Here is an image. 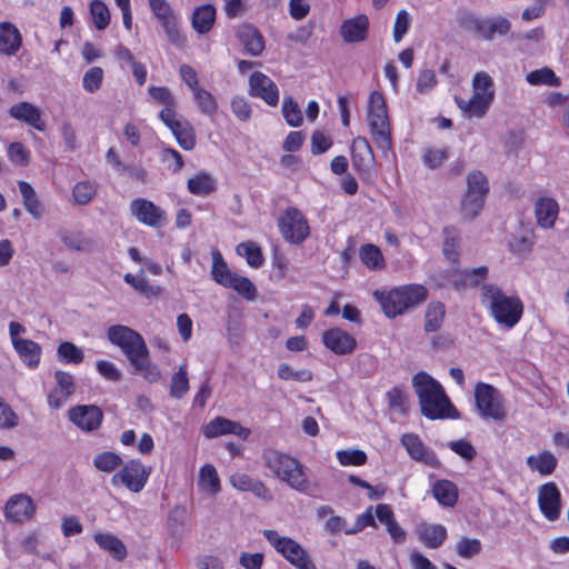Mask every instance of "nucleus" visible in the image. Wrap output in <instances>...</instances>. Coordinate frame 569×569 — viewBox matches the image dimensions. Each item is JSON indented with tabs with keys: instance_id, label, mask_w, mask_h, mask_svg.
Segmentation results:
<instances>
[{
	"instance_id": "obj_1",
	"label": "nucleus",
	"mask_w": 569,
	"mask_h": 569,
	"mask_svg": "<svg viewBox=\"0 0 569 569\" xmlns=\"http://www.w3.org/2000/svg\"><path fill=\"white\" fill-rule=\"evenodd\" d=\"M108 340L118 346L134 368L136 372L143 373L150 380L156 381L160 371L150 361V353L142 336L130 327L114 325L107 331Z\"/></svg>"
},
{
	"instance_id": "obj_2",
	"label": "nucleus",
	"mask_w": 569,
	"mask_h": 569,
	"mask_svg": "<svg viewBox=\"0 0 569 569\" xmlns=\"http://www.w3.org/2000/svg\"><path fill=\"white\" fill-rule=\"evenodd\" d=\"M421 412L429 419L458 418V412L446 396L441 385L430 375L420 371L412 378Z\"/></svg>"
},
{
	"instance_id": "obj_3",
	"label": "nucleus",
	"mask_w": 569,
	"mask_h": 569,
	"mask_svg": "<svg viewBox=\"0 0 569 569\" xmlns=\"http://www.w3.org/2000/svg\"><path fill=\"white\" fill-rule=\"evenodd\" d=\"M264 466L276 478L288 485L291 489L306 492L310 482L302 463L290 455L267 449L262 455Z\"/></svg>"
},
{
	"instance_id": "obj_4",
	"label": "nucleus",
	"mask_w": 569,
	"mask_h": 569,
	"mask_svg": "<svg viewBox=\"0 0 569 569\" xmlns=\"http://www.w3.org/2000/svg\"><path fill=\"white\" fill-rule=\"evenodd\" d=\"M373 296L385 315L395 318L422 303L427 299L428 290L421 284H406L388 293L375 291Z\"/></svg>"
},
{
	"instance_id": "obj_5",
	"label": "nucleus",
	"mask_w": 569,
	"mask_h": 569,
	"mask_svg": "<svg viewBox=\"0 0 569 569\" xmlns=\"http://www.w3.org/2000/svg\"><path fill=\"white\" fill-rule=\"evenodd\" d=\"M481 302L490 309L497 322L508 328L513 327L522 313V305L519 299L506 296L495 284H483L481 288Z\"/></svg>"
},
{
	"instance_id": "obj_6",
	"label": "nucleus",
	"mask_w": 569,
	"mask_h": 569,
	"mask_svg": "<svg viewBox=\"0 0 569 569\" xmlns=\"http://www.w3.org/2000/svg\"><path fill=\"white\" fill-rule=\"evenodd\" d=\"M367 117L375 144L387 156L392 148V139L387 104L381 92L372 91L370 93Z\"/></svg>"
},
{
	"instance_id": "obj_7",
	"label": "nucleus",
	"mask_w": 569,
	"mask_h": 569,
	"mask_svg": "<svg viewBox=\"0 0 569 569\" xmlns=\"http://www.w3.org/2000/svg\"><path fill=\"white\" fill-rule=\"evenodd\" d=\"M476 408L483 419L502 423L507 420V409L500 391L491 385L478 382L475 387Z\"/></svg>"
},
{
	"instance_id": "obj_8",
	"label": "nucleus",
	"mask_w": 569,
	"mask_h": 569,
	"mask_svg": "<svg viewBox=\"0 0 569 569\" xmlns=\"http://www.w3.org/2000/svg\"><path fill=\"white\" fill-rule=\"evenodd\" d=\"M148 6L160 26L168 41L181 49L187 43V36L179 29L178 17L167 0H148Z\"/></svg>"
},
{
	"instance_id": "obj_9",
	"label": "nucleus",
	"mask_w": 569,
	"mask_h": 569,
	"mask_svg": "<svg viewBox=\"0 0 569 569\" xmlns=\"http://www.w3.org/2000/svg\"><path fill=\"white\" fill-rule=\"evenodd\" d=\"M150 472V467H146L138 459H131L127 461L117 473L112 476L111 482L114 486L122 483L128 490L137 493L140 492L146 486Z\"/></svg>"
},
{
	"instance_id": "obj_10",
	"label": "nucleus",
	"mask_w": 569,
	"mask_h": 569,
	"mask_svg": "<svg viewBox=\"0 0 569 569\" xmlns=\"http://www.w3.org/2000/svg\"><path fill=\"white\" fill-rule=\"evenodd\" d=\"M279 229L286 241L298 244L309 236L310 229L303 213L290 207L279 218Z\"/></svg>"
},
{
	"instance_id": "obj_11",
	"label": "nucleus",
	"mask_w": 569,
	"mask_h": 569,
	"mask_svg": "<svg viewBox=\"0 0 569 569\" xmlns=\"http://www.w3.org/2000/svg\"><path fill=\"white\" fill-rule=\"evenodd\" d=\"M69 420L83 431H93L102 422L103 413L98 406L78 405L68 410Z\"/></svg>"
},
{
	"instance_id": "obj_12",
	"label": "nucleus",
	"mask_w": 569,
	"mask_h": 569,
	"mask_svg": "<svg viewBox=\"0 0 569 569\" xmlns=\"http://www.w3.org/2000/svg\"><path fill=\"white\" fill-rule=\"evenodd\" d=\"M262 535L289 563L308 552L298 541L287 536H280L276 530L264 529Z\"/></svg>"
},
{
	"instance_id": "obj_13",
	"label": "nucleus",
	"mask_w": 569,
	"mask_h": 569,
	"mask_svg": "<svg viewBox=\"0 0 569 569\" xmlns=\"http://www.w3.org/2000/svg\"><path fill=\"white\" fill-rule=\"evenodd\" d=\"M249 93L266 101L269 106H277L279 90L277 84L264 73L256 71L249 78Z\"/></svg>"
},
{
	"instance_id": "obj_14",
	"label": "nucleus",
	"mask_w": 569,
	"mask_h": 569,
	"mask_svg": "<svg viewBox=\"0 0 569 569\" xmlns=\"http://www.w3.org/2000/svg\"><path fill=\"white\" fill-rule=\"evenodd\" d=\"M560 491L555 482H547L539 489V509L549 521H555L560 516Z\"/></svg>"
},
{
	"instance_id": "obj_15",
	"label": "nucleus",
	"mask_w": 569,
	"mask_h": 569,
	"mask_svg": "<svg viewBox=\"0 0 569 569\" xmlns=\"http://www.w3.org/2000/svg\"><path fill=\"white\" fill-rule=\"evenodd\" d=\"M401 443L406 448L411 459L432 468L439 467L440 462L436 453L425 446L418 435L405 433L401 437Z\"/></svg>"
},
{
	"instance_id": "obj_16",
	"label": "nucleus",
	"mask_w": 569,
	"mask_h": 569,
	"mask_svg": "<svg viewBox=\"0 0 569 569\" xmlns=\"http://www.w3.org/2000/svg\"><path fill=\"white\" fill-rule=\"evenodd\" d=\"M250 433V429L224 417H217L203 427V435L209 439L223 435H236L241 440H246Z\"/></svg>"
},
{
	"instance_id": "obj_17",
	"label": "nucleus",
	"mask_w": 569,
	"mask_h": 569,
	"mask_svg": "<svg viewBox=\"0 0 569 569\" xmlns=\"http://www.w3.org/2000/svg\"><path fill=\"white\" fill-rule=\"evenodd\" d=\"M36 512V505L30 496L19 493L12 496L6 503L4 515L13 522H23L32 518Z\"/></svg>"
},
{
	"instance_id": "obj_18",
	"label": "nucleus",
	"mask_w": 569,
	"mask_h": 569,
	"mask_svg": "<svg viewBox=\"0 0 569 569\" xmlns=\"http://www.w3.org/2000/svg\"><path fill=\"white\" fill-rule=\"evenodd\" d=\"M131 212L141 223L150 227H160L164 221V212L146 199H134L131 202Z\"/></svg>"
},
{
	"instance_id": "obj_19",
	"label": "nucleus",
	"mask_w": 569,
	"mask_h": 569,
	"mask_svg": "<svg viewBox=\"0 0 569 569\" xmlns=\"http://www.w3.org/2000/svg\"><path fill=\"white\" fill-rule=\"evenodd\" d=\"M369 19L366 14H358L347 19L340 27V34L345 42H363L368 38Z\"/></svg>"
},
{
	"instance_id": "obj_20",
	"label": "nucleus",
	"mask_w": 569,
	"mask_h": 569,
	"mask_svg": "<svg viewBox=\"0 0 569 569\" xmlns=\"http://www.w3.org/2000/svg\"><path fill=\"white\" fill-rule=\"evenodd\" d=\"M323 345L337 355L351 353L357 346L356 339L348 332L333 328L323 332Z\"/></svg>"
},
{
	"instance_id": "obj_21",
	"label": "nucleus",
	"mask_w": 569,
	"mask_h": 569,
	"mask_svg": "<svg viewBox=\"0 0 569 569\" xmlns=\"http://www.w3.org/2000/svg\"><path fill=\"white\" fill-rule=\"evenodd\" d=\"M352 164L360 171L369 173L375 164V157L368 140L357 137L352 142Z\"/></svg>"
},
{
	"instance_id": "obj_22",
	"label": "nucleus",
	"mask_w": 569,
	"mask_h": 569,
	"mask_svg": "<svg viewBox=\"0 0 569 569\" xmlns=\"http://www.w3.org/2000/svg\"><path fill=\"white\" fill-rule=\"evenodd\" d=\"M9 114L13 119H17V120L28 123L29 126L33 127L38 131L46 130V123L41 119L40 109L29 102L23 101V102L13 104L9 109Z\"/></svg>"
},
{
	"instance_id": "obj_23",
	"label": "nucleus",
	"mask_w": 569,
	"mask_h": 569,
	"mask_svg": "<svg viewBox=\"0 0 569 569\" xmlns=\"http://www.w3.org/2000/svg\"><path fill=\"white\" fill-rule=\"evenodd\" d=\"M237 37L248 54L258 57L264 50V40L259 30L250 24L240 26Z\"/></svg>"
},
{
	"instance_id": "obj_24",
	"label": "nucleus",
	"mask_w": 569,
	"mask_h": 569,
	"mask_svg": "<svg viewBox=\"0 0 569 569\" xmlns=\"http://www.w3.org/2000/svg\"><path fill=\"white\" fill-rule=\"evenodd\" d=\"M558 214L559 204L553 198L541 197L536 201V223L541 228H552Z\"/></svg>"
},
{
	"instance_id": "obj_25",
	"label": "nucleus",
	"mask_w": 569,
	"mask_h": 569,
	"mask_svg": "<svg viewBox=\"0 0 569 569\" xmlns=\"http://www.w3.org/2000/svg\"><path fill=\"white\" fill-rule=\"evenodd\" d=\"M22 38L19 30L10 22L0 23V53L13 56L20 49Z\"/></svg>"
},
{
	"instance_id": "obj_26",
	"label": "nucleus",
	"mask_w": 569,
	"mask_h": 569,
	"mask_svg": "<svg viewBox=\"0 0 569 569\" xmlns=\"http://www.w3.org/2000/svg\"><path fill=\"white\" fill-rule=\"evenodd\" d=\"M93 538L97 545L109 552L116 560L122 561L127 558L128 550L126 545L114 535L98 532Z\"/></svg>"
},
{
	"instance_id": "obj_27",
	"label": "nucleus",
	"mask_w": 569,
	"mask_h": 569,
	"mask_svg": "<svg viewBox=\"0 0 569 569\" xmlns=\"http://www.w3.org/2000/svg\"><path fill=\"white\" fill-rule=\"evenodd\" d=\"M421 542L432 549L439 548L447 538V530L441 525H421L418 529Z\"/></svg>"
},
{
	"instance_id": "obj_28",
	"label": "nucleus",
	"mask_w": 569,
	"mask_h": 569,
	"mask_svg": "<svg viewBox=\"0 0 569 569\" xmlns=\"http://www.w3.org/2000/svg\"><path fill=\"white\" fill-rule=\"evenodd\" d=\"M216 21V8L211 4H202L192 13V28L201 34L211 30Z\"/></svg>"
},
{
	"instance_id": "obj_29",
	"label": "nucleus",
	"mask_w": 569,
	"mask_h": 569,
	"mask_svg": "<svg viewBox=\"0 0 569 569\" xmlns=\"http://www.w3.org/2000/svg\"><path fill=\"white\" fill-rule=\"evenodd\" d=\"M13 348L28 367L36 368L39 365L41 347L37 342L29 339L17 340Z\"/></svg>"
},
{
	"instance_id": "obj_30",
	"label": "nucleus",
	"mask_w": 569,
	"mask_h": 569,
	"mask_svg": "<svg viewBox=\"0 0 569 569\" xmlns=\"http://www.w3.org/2000/svg\"><path fill=\"white\" fill-rule=\"evenodd\" d=\"M456 102L459 109L468 117V118H482L487 113L489 107L491 106L487 99H482L477 94H472L469 99H459L456 98Z\"/></svg>"
},
{
	"instance_id": "obj_31",
	"label": "nucleus",
	"mask_w": 569,
	"mask_h": 569,
	"mask_svg": "<svg viewBox=\"0 0 569 569\" xmlns=\"http://www.w3.org/2000/svg\"><path fill=\"white\" fill-rule=\"evenodd\" d=\"M187 187L189 192L194 196H208L216 191L217 183L212 176L200 172L188 180Z\"/></svg>"
},
{
	"instance_id": "obj_32",
	"label": "nucleus",
	"mask_w": 569,
	"mask_h": 569,
	"mask_svg": "<svg viewBox=\"0 0 569 569\" xmlns=\"http://www.w3.org/2000/svg\"><path fill=\"white\" fill-rule=\"evenodd\" d=\"M433 497L446 507H452L457 502L458 490L453 482L449 480H439L432 488Z\"/></svg>"
},
{
	"instance_id": "obj_33",
	"label": "nucleus",
	"mask_w": 569,
	"mask_h": 569,
	"mask_svg": "<svg viewBox=\"0 0 569 569\" xmlns=\"http://www.w3.org/2000/svg\"><path fill=\"white\" fill-rule=\"evenodd\" d=\"M198 485L208 493L216 495L221 490L220 479L214 466L207 463L199 471Z\"/></svg>"
},
{
	"instance_id": "obj_34",
	"label": "nucleus",
	"mask_w": 569,
	"mask_h": 569,
	"mask_svg": "<svg viewBox=\"0 0 569 569\" xmlns=\"http://www.w3.org/2000/svg\"><path fill=\"white\" fill-rule=\"evenodd\" d=\"M510 22L503 17L485 19L481 38L491 41L495 39L496 34L506 36L510 31Z\"/></svg>"
},
{
	"instance_id": "obj_35",
	"label": "nucleus",
	"mask_w": 569,
	"mask_h": 569,
	"mask_svg": "<svg viewBox=\"0 0 569 569\" xmlns=\"http://www.w3.org/2000/svg\"><path fill=\"white\" fill-rule=\"evenodd\" d=\"M472 87L473 94H477L483 100L487 99L488 102L492 103L495 99V88L492 78L488 73L483 71L477 72L472 80Z\"/></svg>"
},
{
	"instance_id": "obj_36",
	"label": "nucleus",
	"mask_w": 569,
	"mask_h": 569,
	"mask_svg": "<svg viewBox=\"0 0 569 569\" xmlns=\"http://www.w3.org/2000/svg\"><path fill=\"white\" fill-rule=\"evenodd\" d=\"M19 191L23 199L26 210L36 219L41 217V204L37 198L36 191L29 182L19 181Z\"/></svg>"
},
{
	"instance_id": "obj_37",
	"label": "nucleus",
	"mask_w": 569,
	"mask_h": 569,
	"mask_svg": "<svg viewBox=\"0 0 569 569\" xmlns=\"http://www.w3.org/2000/svg\"><path fill=\"white\" fill-rule=\"evenodd\" d=\"M359 256L361 261L371 270H381L385 268V259L380 249L371 243L360 247Z\"/></svg>"
},
{
	"instance_id": "obj_38",
	"label": "nucleus",
	"mask_w": 569,
	"mask_h": 569,
	"mask_svg": "<svg viewBox=\"0 0 569 569\" xmlns=\"http://www.w3.org/2000/svg\"><path fill=\"white\" fill-rule=\"evenodd\" d=\"M446 309L441 302H430L427 307L425 315V330L427 332H435L440 329Z\"/></svg>"
},
{
	"instance_id": "obj_39",
	"label": "nucleus",
	"mask_w": 569,
	"mask_h": 569,
	"mask_svg": "<svg viewBox=\"0 0 569 569\" xmlns=\"http://www.w3.org/2000/svg\"><path fill=\"white\" fill-rule=\"evenodd\" d=\"M211 273L213 280L223 287H227V284H231L230 280L236 274L228 268L219 251L212 252Z\"/></svg>"
},
{
	"instance_id": "obj_40",
	"label": "nucleus",
	"mask_w": 569,
	"mask_h": 569,
	"mask_svg": "<svg viewBox=\"0 0 569 569\" xmlns=\"http://www.w3.org/2000/svg\"><path fill=\"white\" fill-rule=\"evenodd\" d=\"M486 197L466 192L460 204L461 214L466 220L475 219L483 208Z\"/></svg>"
},
{
	"instance_id": "obj_41",
	"label": "nucleus",
	"mask_w": 569,
	"mask_h": 569,
	"mask_svg": "<svg viewBox=\"0 0 569 569\" xmlns=\"http://www.w3.org/2000/svg\"><path fill=\"white\" fill-rule=\"evenodd\" d=\"M443 244L442 252L446 258L452 262H456L459 257V234L455 227L448 226L442 230Z\"/></svg>"
},
{
	"instance_id": "obj_42",
	"label": "nucleus",
	"mask_w": 569,
	"mask_h": 569,
	"mask_svg": "<svg viewBox=\"0 0 569 569\" xmlns=\"http://www.w3.org/2000/svg\"><path fill=\"white\" fill-rule=\"evenodd\" d=\"M92 463L97 470L110 473L122 465V458L113 451H102L94 456Z\"/></svg>"
},
{
	"instance_id": "obj_43",
	"label": "nucleus",
	"mask_w": 569,
	"mask_h": 569,
	"mask_svg": "<svg viewBox=\"0 0 569 569\" xmlns=\"http://www.w3.org/2000/svg\"><path fill=\"white\" fill-rule=\"evenodd\" d=\"M189 390V379L187 366L181 365L178 371L172 376L170 383V396L181 399Z\"/></svg>"
},
{
	"instance_id": "obj_44",
	"label": "nucleus",
	"mask_w": 569,
	"mask_h": 569,
	"mask_svg": "<svg viewBox=\"0 0 569 569\" xmlns=\"http://www.w3.org/2000/svg\"><path fill=\"white\" fill-rule=\"evenodd\" d=\"M90 13L97 30H104L110 23V11L107 4L101 0L90 2Z\"/></svg>"
},
{
	"instance_id": "obj_45",
	"label": "nucleus",
	"mask_w": 569,
	"mask_h": 569,
	"mask_svg": "<svg viewBox=\"0 0 569 569\" xmlns=\"http://www.w3.org/2000/svg\"><path fill=\"white\" fill-rule=\"evenodd\" d=\"M178 144L184 150L193 149L196 144L194 132L187 121H181L171 130Z\"/></svg>"
},
{
	"instance_id": "obj_46",
	"label": "nucleus",
	"mask_w": 569,
	"mask_h": 569,
	"mask_svg": "<svg viewBox=\"0 0 569 569\" xmlns=\"http://www.w3.org/2000/svg\"><path fill=\"white\" fill-rule=\"evenodd\" d=\"M237 253L246 258L249 266L258 268L263 262L261 249L253 242H242L237 246Z\"/></svg>"
},
{
	"instance_id": "obj_47",
	"label": "nucleus",
	"mask_w": 569,
	"mask_h": 569,
	"mask_svg": "<svg viewBox=\"0 0 569 569\" xmlns=\"http://www.w3.org/2000/svg\"><path fill=\"white\" fill-rule=\"evenodd\" d=\"M558 466L557 457L549 450H542L536 456V472L540 476H550Z\"/></svg>"
},
{
	"instance_id": "obj_48",
	"label": "nucleus",
	"mask_w": 569,
	"mask_h": 569,
	"mask_svg": "<svg viewBox=\"0 0 569 569\" xmlns=\"http://www.w3.org/2000/svg\"><path fill=\"white\" fill-rule=\"evenodd\" d=\"M283 118L291 127H299L302 123V112L299 104L291 98H284L281 108Z\"/></svg>"
},
{
	"instance_id": "obj_49",
	"label": "nucleus",
	"mask_w": 569,
	"mask_h": 569,
	"mask_svg": "<svg viewBox=\"0 0 569 569\" xmlns=\"http://www.w3.org/2000/svg\"><path fill=\"white\" fill-rule=\"evenodd\" d=\"M489 191L488 180L480 171H472L467 177V191L486 197Z\"/></svg>"
},
{
	"instance_id": "obj_50",
	"label": "nucleus",
	"mask_w": 569,
	"mask_h": 569,
	"mask_svg": "<svg viewBox=\"0 0 569 569\" xmlns=\"http://www.w3.org/2000/svg\"><path fill=\"white\" fill-rule=\"evenodd\" d=\"M97 193V186L90 181L78 182L72 190V196L78 204L89 203Z\"/></svg>"
},
{
	"instance_id": "obj_51",
	"label": "nucleus",
	"mask_w": 569,
	"mask_h": 569,
	"mask_svg": "<svg viewBox=\"0 0 569 569\" xmlns=\"http://www.w3.org/2000/svg\"><path fill=\"white\" fill-rule=\"evenodd\" d=\"M231 284H227L226 288H232L239 295L248 300H253L257 295L254 284L246 277L238 276L237 273L230 280Z\"/></svg>"
},
{
	"instance_id": "obj_52",
	"label": "nucleus",
	"mask_w": 569,
	"mask_h": 569,
	"mask_svg": "<svg viewBox=\"0 0 569 569\" xmlns=\"http://www.w3.org/2000/svg\"><path fill=\"white\" fill-rule=\"evenodd\" d=\"M124 281L144 296H157L160 292L159 288H154L148 283L142 270L137 276L127 273Z\"/></svg>"
},
{
	"instance_id": "obj_53",
	"label": "nucleus",
	"mask_w": 569,
	"mask_h": 569,
	"mask_svg": "<svg viewBox=\"0 0 569 569\" xmlns=\"http://www.w3.org/2000/svg\"><path fill=\"white\" fill-rule=\"evenodd\" d=\"M58 357L64 362L80 363L83 360V352L72 342H62L57 350Z\"/></svg>"
},
{
	"instance_id": "obj_54",
	"label": "nucleus",
	"mask_w": 569,
	"mask_h": 569,
	"mask_svg": "<svg viewBox=\"0 0 569 569\" xmlns=\"http://www.w3.org/2000/svg\"><path fill=\"white\" fill-rule=\"evenodd\" d=\"M194 100L203 113L212 114L217 111L218 103L216 98L203 88H196Z\"/></svg>"
},
{
	"instance_id": "obj_55",
	"label": "nucleus",
	"mask_w": 569,
	"mask_h": 569,
	"mask_svg": "<svg viewBox=\"0 0 569 569\" xmlns=\"http://www.w3.org/2000/svg\"><path fill=\"white\" fill-rule=\"evenodd\" d=\"M337 458L342 466H362L367 461V455L359 449L338 450Z\"/></svg>"
},
{
	"instance_id": "obj_56",
	"label": "nucleus",
	"mask_w": 569,
	"mask_h": 569,
	"mask_svg": "<svg viewBox=\"0 0 569 569\" xmlns=\"http://www.w3.org/2000/svg\"><path fill=\"white\" fill-rule=\"evenodd\" d=\"M103 70L100 67L90 68L82 78V87L86 91L93 93L101 87Z\"/></svg>"
},
{
	"instance_id": "obj_57",
	"label": "nucleus",
	"mask_w": 569,
	"mask_h": 569,
	"mask_svg": "<svg viewBox=\"0 0 569 569\" xmlns=\"http://www.w3.org/2000/svg\"><path fill=\"white\" fill-rule=\"evenodd\" d=\"M278 377L282 380L293 379L301 382H307L312 379V373L308 369L295 371L288 363H281L278 368Z\"/></svg>"
},
{
	"instance_id": "obj_58",
	"label": "nucleus",
	"mask_w": 569,
	"mask_h": 569,
	"mask_svg": "<svg viewBox=\"0 0 569 569\" xmlns=\"http://www.w3.org/2000/svg\"><path fill=\"white\" fill-rule=\"evenodd\" d=\"M410 23H411V17L408 13V11H406L403 9L399 10L396 16L393 31H392L393 40L396 43H398L402 40L403 36L407 33V31L410 27Z\"/></svg>"
},
{
	"instance_id": "obj_59",
	"label": "nucleus",
	"mask_w": 569,
	"mask_h": 569,
	"mask_svg": "<svg viewBox=\"0 0 569 569\" xmlns=\"http://www.w3.org/2000/svg\"><path fill=\"white\" fill-rule=\"evenodd\" d=\"M483 20L481 18L476 17L472 13H462L459 17V26L469 32H472L481 38V33L483 31Z\"/></svg>"
},
{
	"instance_id": "obj_60",
	"label": "nucleus",
	"mask_w": 569,
	"mask_h": 569,
	"mask_svg": "<svg viewBox=\"0 0 569 569\" xmlns=\"http://www.w3.org/2000/svg\"><path fill=\"white\" fill-rule=\"evenodd\" d=\"M457 553L462 558H471L481 550V543L478 539L462 538L456 547Z\"/></svg>"
},
{
	"instance_id": "obj_61",
	"label": "nucleus",
	"mask_w": 569,
	"mask_h": 569,
	"mask_svg": "<svg viewBox=\"0 0 569 569\" xmlns=\"http://www.w3.org/2000/svg\"><path fill=\"white\" fill-rule=\"evenodd\" d=\"M532 232L530 230L525 232H519L515 234L513 240L510 242V248L516 253H526L529 252L531 249V241Z\"/></svg>"
},
{
	"instance_id": "obj_62",
	"label": "nucleus",
	"mask_w": 569,
	"mask_h": 569,
	"mask_svg": "<svg viewBox=\"0 0 569 569\" xmlns=\"http://www.w3.org/2000/svg\"><path fill=\"white\" fill-rule=\"evenodd\" d=\"M436 73L430 69H426L419 73L416 83V90L420 93H428L431 89L436 87Z\"/></svg>"
},
{
	"instance_id": "obj_63",
	"label": "nucleus",
	"mask_w": 569,
	"mask_h": 569,
	"mask_svg": "<svg viewBox=\"0 0 569 569\" xmlns=\"http://www.w3.org/2000/svg\"><path fill=\"white\" fill-rule=\"evenodd\" d=\"M449 448L468 461L472 460L476 456V449L466 440L451 441L449 442Z\"/></svg>"
},
{
	"instance_id": "obj_64",
	"label": "nucleus",
	"mask_w": 569,
	"mask_h": 569,
	"mask_svg": "<svg viewBox=\"0 0 569 569\" xmlns=\"http://www.w3.org/2000/svg\"><path fill=\"white\" fill-rule=\"evenodd\" d=\"M263 555L260 552H242L239 557V563L244 569H261Z\"/></svg>"
}]
</instances>
